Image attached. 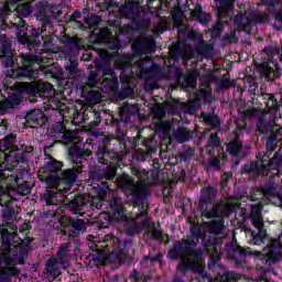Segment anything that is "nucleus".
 Returning a JSON list of instances; mask_svg holds the SVG:
<instances>
[{"label": "nucleus", "mask_w": 282, "mask_h": 282, "mask_svg": "<svg viewBox=\"0 0 282 282\" xmlns=\"http://www.w3.org/2000/svg\"><path fill=\"white\" fill-rule=\"evenodd\" d=\"M207 147H209V149H219V147H221V139L219 138V134L212 133L207 141Z\"/></svg>", "instance_id": "nucleus-51"}, {"label": "nucleus", "mask_w": 282, "mask_h": 282, "mask_svg": "<svg viewBox=\"0 0 282 282\" xmlns=\"http://www.w3.org/2000/svg\"><path fill=\"white\" fill-rule=\"evenodd\" d=\"M85 194H75L74 198L68 202V207L74 215H83V208L87 206Z\"/></svg>", "instance_id": "nucleus-21"}, {"label": "nucleus", "mask_w": 282, "mask_h": 282, "mask_svg": "<svg viewBox=\"0 0 282 282\" xmlns=\"http://www.w3.org/2000/svg\"><path fill=\"white\" fill-rule=\"evenodd\" d=\"M43 58L39 55H26L22 58V66H19L17 72L18 78H29L36 80L40 74L50 76L55 80H63V69L57 64L43 65Z\"/></svg>", "instance_id": "nucleus-1"}, {"label": "nucleus", "mask_w": 282, "mask_h": 282, "mask_svg": "<svg viewBox=\"0 0 282 282\" xmlns=\"http://www.w3.org/2000/svg\"><path fill=\"white\" fill-rule=\"evenodd\" d=\"M150 238H152L154 241H160V243H164L165 246L171 243L169 234H164L162 230L158 229L155 225L151 226Z\"/></svg>", "instance_id": "nucleus-31"}, {"label": "nucleus", "mask_w": 282, "mask_h": 282, "mask_svg": "<svg viewBox=\"0 0 282 282\" xmlns=\"http://www.w3.org/2000/svg\"><path fill=\"white\" fill-rule=\"evenodd\" d=\"M225 219H213L207 224V231L209 235H224Z\"/></svg>", "instance_id": "nucleus-29"}, {"label": "nucleus", "mask_w": 282, "mask_h": 282, "mask_svg": "<svg viewBox=\"0 0 282 282\" xmlns=\"http://www.w3.org/2000/svg\"><path fill=\"white\" fill-rule=\"evenodd\" d=\"M25 120L26 124L32 129H39V127H44L45 122H47V116L41 109H33L26 113Z\"/></svg>", "instance_id": "nucleus-17"}, {"label": "nucleus", "mask_w": 282, "mask_h": 282, "mask_svg": "<svg viewBox=\"0 0 282 282\" xmlns=\"http://www.w3.org/2000/svg\"><path fill=\"white\" fill-rule=\"evenodd\" d=\"M89 261L94 263V265H105L106 261H109V254L105 252V249H94L89 256Z\"/></svg>", "instance_id": "nucleus-24"}, {"label": "nucleus", "mask_w": 282, "mask_h": 282, "mask_svg": "<svg viewBox=\"0 0 282 282\" xmlns=\"http://www.w3.org/2000/svg\"><path fill=\"white\" fill-rule=\"evenodd\" d=\"M42 202H45L46 206H58V194L54 191L47 189L41 197Z\"/></svg>", "instance_id": "nucleus-43"}, {"label": "nucleus", "mask_w": 282, "mask_h": 282, "mask_svg": "<svg viewBox=\"0 0 282 282\" xmlns=\"http://www.w3.org/2000/svg\"><path fill=\"white\" fill-rule=\"evenodd\" d=\"M192 17L198 21V23H202V25H208V23H210V15L206 13L204 8H202L199 4H197L193 10Z\"/></svg>", "instance_id": "nucleus-30"}, {"label": "nucleus", "mask_w": 282, "mask_h": 282, "mask_svg": "<svg viewBox=\"0 0 282 282\" xmlns=\"http://www.w3.org/2000/svg\"><path fill=\"white\" fill-rule=\"evenodd\" d=\"M202 118L205 124L210 127V129H219L221 127V120L219 119V116L215 113H203Z\"/></svg>", "instance_id": "nucleus-33"}, {"label": "nucleus", "mask_w": 282, "mask_h": 282, "mask_svg": "<svg viewBox=\"0 0 282 282\" xmlns=\"http://www.w3.org/2000/svg\"><path fill=\"white\" fill-rule=\"evenodd\" d=\"M241 149H243V141L239 138L235 139L234 141L227 144V153L229 155H232L234 158H237V155L241 153Z\"/></svg>", "instance_id": "nucleus-34"}, {"label": "nucleus", "mask_w": 282, "mask_h": 282, "mask_svg": "<svg viewBox=\"0 0 282 282\" xmlns=\"http://www.w3.org/2000/svg\"><path fill=\"white\" fill-rule=\"evenodd\" d=\"M274 142H276V134L272 133L271 135L268 137L267 139V149L269 151H274Z\"/></svg>", "instance_id": "nucleus-64"}, {"label": "nucleus", "mask_w": 282, "mask_h": 282, "mask_svg": "<svg viewBox=\"0 0 282 282\" xmlns=\"http://www.w3.org/2000/svg\"><path fill=\"white\" fill-rule=\"evenodd\" d=\"M30 228V225L29 224H23L21 226V232L23 235H25L24 239L22 240V243H23V248H30V243H32V241H34V238L28 236V230Z\"/></svg>", "instance_id": "nucleus-50"}, {"label": "nucleus", "mask_w": 282, "mask_h": 282, "mask_svg": "<svg viewBox=\"0 0 282 282\" xmlns=\"http://www.w3.org/2000/svg\"><path fill=\"white\" fill-rule=\"evenodd\" d=\"M87 230V225L84 219L73 218V223L70 225V229L68 230V237L76 246H80V232H85Z\"/></svg>", "instance_id": "nucleus-19"}, {"label": "nucleus", "mask_w": 282, "mask_h": 282, "mask_svg": "<svg viewBox=\"0 0 282 282\" xmlns=\"http://www.w3.org/2000/svg\"><path fill=\"white\" fill-rule=\"evenodd\" d=\"M67 249H58L55 257H52L46 264V270L52 276H61V270L65 268L68 259Z\"/></svg>", "instance_id": "nucleus-10"}, {"label": "nucleus", "mask_w": 282, "mask_h": 282, "mask_svg": "<svg viewBox=\"0 0 282 282\" xmlns=\"http://www.w3.org/2000/svg\"><path fill=\"white\" fill-rule=\"evenodd\" d=\"M95 196H93L91 204L94 208L100 210L102 208V204H105V199H107V193H111V185L109 182H101L97 184V186L93 187Z\"/></svg>", "instance_id": "nucleus-11"}, {"label": "nucleus", "mask_w": 282, "mask_h": 282, "mask_svg": "<svg viewBox=\"0 0 282 282\" xmlns=\"http://www.w3.org/2000/svg\"><path fill=\"white\" fill-rule=\"evenodd\" d=\"M182 109H193L192 105H186L184 102H180L174 100L167 105V110L172 116H177L182 111Z\"/></svg>", "instance_id": "nucleus-37"}, {"label": "nucleus", "mask_w": 282, "mask_h": 282, "mask_svg": "<svg viewBox=\"0 0 282 282\" xmlns=\"http://www.w3.org/2000/svg\"><path fill=\"white\" fill-rule=\"evenodd\" d=\"M127 86H124L118 94V98L124 99V98H129V96H131V94H133V88H131V85H129V82Z\"/></svg>", "instance_id": "nucleus-59"}, {"label": "nucleus", "mask_w": 282, "mask_h": 282, "mask_svg": "<svg viewBox=\"0 0 282 282\" xmlns=\"http://www.w3.org/2000/svg\"><path fill=\"white\" fill-rule=\"evenodd\" d=\"M262 193L264 197H272L276 194V185L274 183L265 184L262 187Z\"/></svg>", "instance_id": "nucleus-56"}, {"label": "nucleus", "mask_w": 282, "mask_h": 282, "mask_svg": "<svg viewBox=\"0 0 282 282\" xmlns=\"http://www.w3.org/2000/svg\"><path fill=\"white\" fill-rule=\"evenodd\" d=\"M127 224H132V226L128 227L127 229V235L129 237H132V235H138L139 232H142L143 228H149L151 224L149 223L148 219L140 223H135V219L130 218V220H126Z\"/></svg>", "instance_id": "nucleus-27"}, {"label": "nucleus", "mask_w": 282, "mask_h": 282, "mask_svg": "<svg viewBox=\"0 0 282 282\" xmlns=\"http://www.w3.org/2000/svg\"><path fill=\"white\" fill-rule=\"evenodd\" d=\"M173 54L176 58H182L185 62L191 61V58H195V50L191 45H177L175 46Z\"/></svg>", "instance_id": "nucleus-23"}, {"label": "nucleus", "mask_w": 282, "mask_h": 282, "mask_svg": "<svg viewBox=\"0 0 282 282\" xmlns=\"http://www.w3.org/2000/svg\"><path fill=\"white\" fill-rule=\"evenodd\" d=\"M116 138L119 142V144H127V133H124V130H122V128H120L119 126L117 127L116 130Z\"/></svg>", "instance_id": "nucleus-60"}, {"label": "nucleus", "mask_w": 282, "mask_h": 282, "mask_svg": "<svg viewBox=\"0 0 282 282\" xmlns=\"http://www.w3.org/2000/svg\"><path fill=\"white\" fill-rule=\"evenodd\" d=\"M189 232L191 236L187 239L176 240L173 248H195L199 243V237H202V226L193 225Z\"/></svg>", "instance_id": "nucleus-12"}, {"label": "nucleus", "mask_w": 282, "mask_h": 282, "mask_svg": "<svg viewBox=\"0 0 282 282\" xmlns=\"http://www.w3.org/2000/svg\"><path fill=\"white\" fill-rule=\"evenodd\" d=\"M169 258L181 259L177 270H181L182 272L185 270H192L193 272L200 274V276H204V267L202 265L204 256L202 254V251H193V249L184 248H172L169 251Z\"/></svg>", "instance_id": "nucleus-5"}, {"label": "nucleus", "mask_w": 282, "mask_h": 282, "mask_svg": "<svg viewBox=\"0 0 282 282\" xmlns=\"http://www.w3.org/2000/svg\"><path fill=\"white\" fill-rule=\"evenodd\" d=\"M25 162H28V156H25L21 152H17L13 155L11 164H9V165L11 166V169H17L19 166V164H25Z\"/></svg>", "instance_id": "nucleus-48"}, {"label": "nucleus", "mask_w": 282, "mask_h": 282, "mask_svg": "<svg viewBox=\"0 0 282 282\" xmlns=\"http://www.w3.org/2000/svg\"><path fill=\"white\" fill-rule=\"evenodd\" d=\"M145 76H148V78H158V76H160V65L153 63L145 69Z\"/></svg>", "instance_id": "nucleus-52"}, {"label": "nucleus", "mask_w": 282, "mask_h": 282, "mask_svg": "<svg viewBox=\"0 0 282 282\" xmlns=\"http://www.w3.org/2000/svg\"><path fill=\"white\" fill-rule=\"evenodd\" d=\"M139 10L138 2L135 1H130V7L123 8V12H130V19L138 17Z\"/></svg>", "instance_id": "nucleus-58"}, {"label": "nucleus", "mask_w": 282, "mask_h": 282, "mask_svg": "<svg viewBox=\"0 0 282 282\" xmlns=\"http://www.w3.org/2000/svg\"><path fill=\"white\" fill-rule=\"evenodd\" d=\"M242 173L250 175V177H261V175H268V167L265 165V159L259 161H251L242 166Z\"/></svg>", "instance_id": "nucleus-13"}, {"label": "nucleus", "mask_w": 282, "mask_h": 282, "mask_svg": "<svg viewBox=\"0 0 282 282\" xmlns=\"http://www.w3.org/2000/svg\"><path fill=\"white\" fill-rule=\"evenodd\" d=\"M138 111V107L126 102L119 112V116L121 118V120H124V122H129V119L131 118V116H135V112Z\"/></svg>", "instance_id": "nucleus-32"}, {"label": "nucleus", "mask_w": 282, "mask_h": 282, "mask_svg": "<svg viewBox=\"0 0 282 282\" xmlns=\"http://www.w3.org/2000/svg\"><path fill=\"white\" fill-rule=\"evenodd\" d=\"M14 265V259L10 257V248L0 249V282H6L19 274V269Z\"/></svg>", "instance_id": "nucleus-9"}, {"label": "nucleus", "mask_w": 282, "mask_h": 282, "mask_svg": "<svg viewBox=\"0 0 282 282\" xmlns=\"http://www.w3.org/2000/svg\"><path fill=\"white\" fill-rule=\"evenodd\" d=\"M116 66L118 67V69L121 70L120 82L121 83L129 82V69H131V63L124 59H120L119 62L116 63Z\"/></svg>", "instance_id": "nucleus-35"}, {"label": "nucleus", "mask_w": 282, "mask_h": 282, "mask_svg": "<svg viewBox=\"0 0 282 282\" xmlns=\"http://www.w3.org/2000/svg\"><path fill=\"white\" fill-rule=\"evenodd\" d=\"M15 25L18 28L17 41L20 45H25L26 47H41L43 32H46L43 26L35 28L30 25L21 17L18 18Z\"/></svg>", "instance_id": "nucleus-6"}, {"label": "nucleus", "mask_w": 282, "mask_h": 282, "mask_svg": "<svg viewBox=\"0 0 282 282\" xmlns=\"http://www.w3.org/2000/svg\"><path fill=\"white\" fill-rule=\"evenodd\" d=\"M221 238H217L216 236H208L205 239V248H221Z\"/></svg>", "instance_id": "nucleus-49"}, {"label": "nucleus", "mask_w": 282, "mask_h": 282, "mask_svg": "<svg viewBox=\"0 0 282 282\" xmlns=\"http://www.w3.org/2000/svg\"><path fill=\"white\" fill-rule=\"evenodd\" d=\"M18 12L21 17H30L32 14V4L24 2L18 7Z\"/></svg>", "instance_id": "nucleus-53"}, {"label": "nucleus", "mask_w": 282, "mask_h": 282, "mask_svg": "<svg viewBox=\"0 0 282 282\" xmlns=\"http://www.w3.org/2000/svg\"><path fill=\"white\" fill-rule=\"evenodd\" d=\"M158 129H159V131H162L163 133H169V131H171V122L159 121Z\"/></svg>", "instance_id": "nucleus-63"}, {"label": "nucleus", "mask_w": 282, "mask_h": 282, "mask_svg": "<svg viewBox=\"0 0 282 282\" xmlns=\"http://www.w3.org/2000/svg\"><path fill=\"white\" fill-rule=\"evenodd\" d=\"M257 131L258 133L263 135V133H268V131H272V124L265 118H259L257 122Z\"/></svg>", "instance_id": "nucleus-46"}, {"label": "nucleus", "mask_w": 282, "mask_h": 282, "mask_svg": "<svg viewBox=\"0 0 282 282\" xmlns=\"http://www.w3.org/2000/svg\"><path fill=\"white\" fill-rule=\"evenodd\" d=\"M47 186H53L59 195H62V186H61V175L51 174L45 178Z\"/></svg>", "instance_id": "nucleus-45"}, {"label": "nucleus", "mask_w": 282, "mask_h": 282, "mask_svg": "<svg viewBox=\"0 0 282 282\" xmlns=\"http://www.w3.org/2000/svg\"><path fill=\"white\" fill-rule=\"evenodd\" d=\"M55 131L56 138L61 140L62 144H72V142H74V133L67 130L65 124L61 123L56 127Z\"/></svg>", "instance_id": "nucleus-25"}, {"label": "nucleus", "mask_w": 282, "mask_h": 282, "mask_svg": "<svg viewBox=\"0 0 282 282\" xmlns=\"http://www.w3.org/2000/svg\"><path fill=\"white\" fill-rule=\"evenodd\" d=\"M216 195L217 189L213 186L203 187L200 189L198 210L205 219H226V217H230L232 213V205L228 203H216L213 205L212 209L208 210V206L215 202Z\"/></svg>", "instance_id": "nucleus-3"}, {"label": "nucleus", "mask_w": 282, "mask_h": 282, "mask_svg": "<svg viewBox=\"0 0 282 282\" xmlns=\"http://www.w3.org/2000/svg\"><path fill=\"white\" fill-rule=\"evenodd\" d=\"M106 44L110 50H113L117 52L118 50H120V47H122V42L118 37H113V34L109 37V41L106 42Z\"/></svg>", "instance_id": "nucleus-57"}, {"label": "nucleus", "mask_w": 282, "mask_h": 282, "mask_svg": "<svg viewBox=\"0 0 282 282\" xmlns=\"http://www.w3.org/2000/svg\"><path fill=\"white\" fill-rule=\"evenodd\" d=\"M73 221H74V218L68 217V216H63L59 219V224H61L62 228H64V230H66V228H72Z\"/></svg>", "instance_id": "nucleus-62"}, {"label": "nucleus", "mask_w": 282, "mask_h": 282, "mask_svg": "<svg viewBox=\"0 0 282 282\" xmlns=\"http://www.w3.org/2000/svg\"><path fill=\"white\" fill-rule=\"evenodd\" d=\"M21 95L19 93H11L9 96L0 101V111L6 113L9 109H14L21 105Z\"/></svg>", "instance_id": "nucleus-22"}, {"label": "nucleus", "mask_w": 282, "mask_h": 282, "mask_svg": "<svg viewBox=\"0 0 282 282\" xmlns=\"http://www.w3.org/2000/svg\"><path fill=\"white\" fill-rule=\"evenodd\" d=\"M184 151L178 154V158L181 162H191L193 160V156L195 155V150L194 148L183 145Z\"/></svg>", "instance_id": "nucleus-47"}, {"label": "nucleus", "mask_w": 282, "mask_h": 282, "mask_svg": "<svg viewBox=\"0 0 282 282\" xmlns=\"http://www.w3.org/2000/svg\"><path fill=\"white\" fill-rule=\"evenodd\" d=\"M268 21H270V14L267 12H251L248 14V11H239L234 17V25L237 26V30L247 34H252L254 25H263Z\"/></svg>", "instance_id": "nucleus-7"}, {"label": "nucleus", "mask_w": 282, "mask_h": 282, "mask_svg": "<svg viewBox=\"0 0 282 282\" xmlns=\"http://www.w3.org/2000/svg\"><path fill=\"white\" fill-rule=\"evenodd\" d=\"M91 150L82 148L80 145H74L68 149L67 158L74 165L73 167L64 170L59 175V186H62V195H67L76 182H78L79 175L83 173V160H89Z\"/></svg>", "instance_id": "nucleus-2"}, {"label": "nucleus", "mask_w": 282, "mask_h": 282, "mask_svg": "<svg viewBox=\"0 0 282 282\" xmlns=\"http://www.w3.org/2000/svg\"><path fill=\"white\" fill-rule=\"evenodd\" d=\"M107 76H111V75H107ZM111 77L112 78L104 77L102 83H106L110 89H118V87H120V83L118 82V76L113 74Z\"/></svg>", "instance_id": "nucleus-55"}, {"label": "nucleus", "mask_w": 282, "mask_h": 282, "mask_svg": "<svg viewBox=\"0 0 282 282\" xmlns=\"http://www.w3.org/2000/svg\"><path fill=\"white\" fill-rule=\"evenodd\" d=\"M257 72L261 78H265L269 83L275 78H281V67L279 64H275L274 67L270 66V63L262 62L257 65Z\"/></svg>", "instance_id": "nucleus-14"}, {"label": "nucleus", "mask_w": 282, "mask_h": 282, "mask_svg": "<svg viewBox=\"0 0 282 282\" xmlns=\"http://www.w3.org/2000/svg\"><path fill=\"white\" fill-rule=\"evenodd\" d=\"M154 118L159 120V122H162L164 120V117L166 116V110H164L163 107H156L153 110Z\"/></svg>", "instance_id": "nucleus-61"}, {"label": "nucleus", "mask_w": 282, "mask_h": 282, "mask_svg": "<svg viewBox=\"0 0 282 282\" xmlns=\"http://www.w3.org/2000/svg\"><path fill=\"white\" fill-rule=\"evenodd\" d=\"M109 144H111L110 137H105L102 140V145H99L96 152L99 164H109L111 162L113 152L109 150Z\"/></svg>", "instance_id": "nucleus-18"}, {"label": "nucleus", "mask_w": 282, "mask_h": 282, "mask_svg": "<svg viewBox=\"0 0 282 282\" xmlns=\"http://www.w3.org/2000/svg\"><path fill=\"white\" fill-rule=\"evenodd\" d=\"M263 254L267 256V261H272L273 263L276 261H281V253L272 251L270 248L263 249Z\"/></svg>", "instance_id": "nucleus-54"}, {"label": "nucleus", "mask_w": 282, "mask_h": 282, "mask_svg": "<svg viewBox=\"0 0 282 282\" xmlns=\"http://www.w3.org/2000/svg\"><path fill=\"white\" fill-rule=\"evenodd\" d=\"M197 76H199V70L193 69L188 74L183 75L184 87H195L197 85Z\"/></svg>", "instance_id": "nucleus-40"}, {"label": "nucleus", "mask_w": 282, "mask_h": 282, "mask_svg": "<svg viewBox=\"0 0 282 282\" xmlns=\"http://www.w3.org/2000/svg\"><path fill=\"white\" fill-rule=\"evenodd\" d=\"M219 3L216 14L219 21H228L230 19V12H232L235 0H215Z\"/></svg>", "instance_id": "nucleus-20"}, {"label": "nucleus", "mask_w": 282, "mask_h": 282, "mask_svg": "<svg viewBox=\"0 0 282 282\" xmlns=\"http://www.w3.org/2000/svg\"><path fill=\"white\" fill-rule=\"evenodd\" d=\"M265 165L268 173L270 171H279V169H282V155L276 152Z\"/></svg>", "instance_id": "nucleus-42"}, {"label": "nucleus", "mask_w": 282, "mask_h": 282, "mask_svg": "<svg viewBox=\"0 0 282 282\" xmlns=\"http://www.w3.org/2000/svg\"><path fill=\"white\" fill-rule=\"evenodd\" d=\"M213 50H215V45L210 43L202 42L196 46L195 54H197L198 56H208V54H210Z\"/></svg>", "instance_id": "nucleus-44"}, {"label": "nucleus", "mask_w": 282, "mask_h": 282, "mask_svg": "<svg viewBox=\"0 0 282 282\" xmlns=\"http://www.w3.org/2000/svg\"><path fill=\"white\" fill-rule=\"evenodd\" d=\"M156 42L153 37H139L133 41L131 50L137 56H142L147 47L150 52H155Z\"/></svg>", "instance_id": "nucleus-15"}, {"label": "nucleus", "mask_w": 282, "mask_h": 282, "mask_svg": "<svg viewBox=\"0 0 282 282\" xmlns=\"http://www.w3.org/2000/svg\"><path fill=\"white\" fill-rule=\"evenodd\" d=\"M262 97L263 100H267L265 105L269 111H280L279 100H276L274 94H264Z\"/></svg>", "instance_id": "nucleus-41"}, {"label": "nucleus", "mask_w": 282, "mask_h": 282, "mask_svg": "<svg viewBox=\"0 0 282 282\" xmlns=\"http://www.w3.org/2000/svg\"><path fill=\"white\" fill-rule=\"evenodd\" d=\"M34 17L36 18V21L42 23L44 31H47V25L52 23V19L50 17V7L47 6V2L39 1L35 3Z\"/></svg>", "instance_id": "nucleus-16"}, {"label": "nucleus", "mask_w": 282, "mask_h": 282, "mask_svg": "<svg viewBox=\"0 0 282 282\" xmlns=\"http://www.w3.org/2000/svg\"><path fill=\"white\" fill-rule=\"evenodd\" d=\"M17 237V231H10L8 229H2L1 231V243L4 248H12L14 243V238Z\"/></svg>", "instance_id": "nucleus-38"}, {"label": "nucleus", "mask_w": 282, "mask_h": 282, "mask_svg": "<svg viewBox=\"0 0 282 282\" xmlns=\"http://www.w3.org/2000/svg\"><path fill=\"white\" fill-rule=\"evenodd\" d=\"M113 34V31L109 26L98 29V32L95 33V41L97 43H108L109 37Z\"/></svg>", "instance_id": "nucleus-39"}, {"label": "nucleus", "mask_w": 282, "mask_h": 282, "mask_svg": "<svg viewBox=\"0 0 282 282\" xmlns=\"http://www.w3.org/2000/svg\"><path fill=\"white\" fill-rule=\"evenodd\" d=\"M173 139L178 144H184V142H191L193 140V133L186 127H180L173 132Z\"/></svg>", "instance_id": "nucleus-28"}, {"label": "nucleus", "mask_w": 282, "mask_h": 282, "mask_svg": "<svg viewBox=\"0 0 282 282\" xmlns=\"http://www.w3.org/2000/svg\"><path fill=\"white\" fill-rule=\"evenodd\" d=\"M63 169V162L56 161L54 158H50L44 164V173H57Z\"/></svg>", "instance_id": "nucleus-36"}, {"label": "nucleus", "mask_w": 282, "mask_h": 282, "mask_svg": "<svg viewBox=\"0 0 282 282\" xmlns=\"http://www.w3.org/2000/svg\"><path fill=\"white\" fill-rule=\"evenodd\" d=\"M22 91L31 98V102H34L36 100L35 98H47V96H52L54 85L43 80L26 83L22 86Z\"/></svg>", "instance_id": "nucleus-8"}, {"label": "nucleus", "mask_w": 282, "mask_h": 282, "mask_svg": "<svg viewBox=\"0 0 282 282\" xmlns=\"http://www.w3.org/2000/svg\"><path fill=\"white\" fill-rule=\"evenodd\" d=\"M149 195V188L147 187H137L131 191V197L135 206H144V199Z\"/></svg>", "instance_id": "nucleus-26"}, {"label": "nucleus", "mask_w": 282, "mask_h": 282, "mask_svg": "<svg viewBox=\"0 0 282 282\" xmlns=\"http://www.w3.org/2000/svg\"><path fill=\"white\" fill-rule=\"evenodd\" d=\"M97 54L99 58L95 59L94 62L95 69L89 72L86 79V84L88 87H90V89H94V87L100 85L106 76H113V74H116L112 66L113 59L116 58V53L100 48L98 50Z\"/></svg>", "instance_id": "nucleus-4"}]
</instances>
